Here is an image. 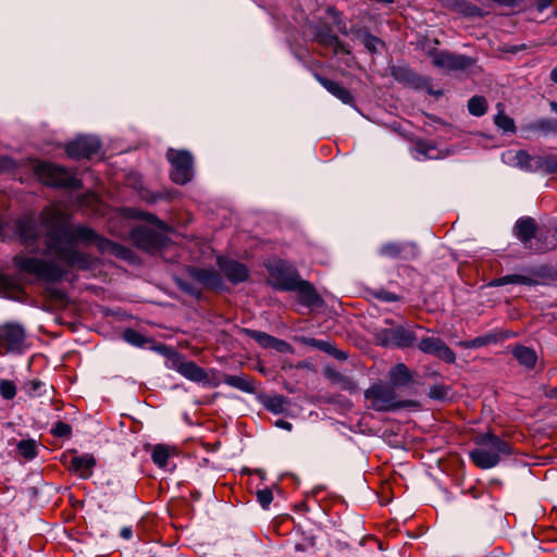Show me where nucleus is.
I'll return each instance as SVG.
<instances>
[{
    "mask_svg": "<svg viewBox=\"0 0 557 557\" xmlns=\"http://www.w3.org/2000/svg\"><path fill=\"white\" fill-rule=\"evenodd\" d=\"M495 125L503 129L504 132H510L513 133L516 129L515 121L510 116L506 115L504 111H499L495 119H494Z\"/></svg>",
    "mask_w": 557,
    "mask_h": 557,
    "instance_id": "nucleus-39",
    "label": "nucleus"
},
{
    "mask_svg": "<svg viewBox=\"0 0 557 557\" xmlns=\"http://www.w3.org/2000/svg\"><path fill=\"white\" fill-rule=\"evenodd\" d=\"M317 346L320 349L325 350V351H329V348L331 347V345L327 342H324V341H318L317 342Z\"/></svg>",
    "mask_w": 557,
    "mask_h": 557,
    "instance_id": "nucleus-52",
    "label": "nucleus"
},
{
    "mask_svg": "<svg viewBox=\"0 0 557 557\" xmlns=\"http://www.w3.org/2000/svg\"><path fill=\"white\" fill-rule=\"evenodd\" d=\"M127 213H128L127 215L131 218L141 219V220L148 221L150 223L159 222L158 218L154 214L148 213V212H143L137 209H129V210H127Z\"/></svg>",
    "mask_w": 557,
    "mask_h": 557,
    "instance_id": "nucleus-44",
    "label": "nucleus"
},
{
    "mask_svg": "<svg viewBox=\"0 0 557 557\" xmlns=\"http://www.w3.org/2000/svg\"><path fill=\"white\" fill-rule=\"evenodd\" d=\"M555 0H537L535 2V8L539 12H543L545 9H547Z\"/></svg>",
    "mask_w": 557,
    "mask_h": 557,
    "instance_id": "nucleus-48",
    "label": "nucleus"
},
{
    "mask_svg": "<svg viewBox=\"0 0 557 557\" xmlns=\"http://www.w3.org/2000/svg\"><path fill=\"white\" fill-rule=\"evenodd\" d=\"M17 450L25 459H33L37 455L36 442L34 440L21 441L17 444Z\"/></svg>",
    "mask_w": 557,
    "mask_h": 557,
    "instance_id": "nucleus-38",
    "label": "nucleus"
},
{
    "mask_svg": "<svg viewBox=\"0 0 557 557\" xmlns=\"http://www.w3.org/2000/svg\"><path fill=\"white\" fill-rule=\"evenodd\" d=\"M16 232L26 248L30 249L32 252H37L34 245L39 238V232L35 220L32 218L20 219L16 222Z\"/></svg>",
    "mask_w": 557,
    "mask_h": 557,
    "instance_id": "nucleus-17",
    "label": "nucleus"
},
{
    "mask_svg": "<svg viewBox=\"0 0 557 557\" xmlns=\"http://www.w3.org/2000/svg\"><path fill=\"white\" fill-rule=\"evenodd\" d=\"M314 78L334 97L341 100L343 103H352V96L350 91L337 82L331 81L318 73H314Z\"/></svg>",
    "mask_w": 557,
    "mask_h": 557,
    "instance_id": "nucleus-23",
    "label": "nucleus"
},
{
    "mask_svg": "<svg viewBox=\"0 0 557 557\" xmlns=\"http://www.w3.org/2000/svg\"><path fill=\"white\" fill-rule=\"evenodd\" d=\"M554 231H555V233L557 235V224L555 225Z\"/></svg>",
    "mask_w": 557,
    "mask_h": 557,
    "instance_id": "nucleus-56",
    "label": "nucleus"
},
{
    "mask_svg": "<svg viewBox=\"0 0 557 557\" xmlns=\"http://www.w3.org/2000/svg\"><path fill=\"white\" fill-rule=\"evenodd\" d=\"M269 284L278 290L292 292L300 280L297 270L283 260H273L267 264Z\"/></svg>",
    "mask_w": 557,
    "mask_h": 557,
    "instance_id": "nucleus-7",
    "label": "nucleus"
},
{
    "mask_svg": "<svg viewBox=\"0 0 557 557\" xmlns=\"http://www.w3.org/2000/svg\"><path fill=\"white\" fill-rule=\"evenodd\" d=\"M100 150V141L92 136H79L66 145V153L74 159L91 158Z\"/></svg>",
    "mask_w": 557,
    "mask_h": 557,
    "instance_id": "nucleus-11",
    "label": "nucleus"
},
{
    "mask_svg": "<svg viewBox=\"0 0 557 557\" xmlns=\"http://www.w3.org/2000/svg\"><path fill=\"white\" fill-rule=\"evenodd\" d=\"M418 348L423 354L433 355L447 363H454L456 360L454 350L440 337L424 336L418 343Z\"/></svg>",
    "mask_w": 557,
    "mask_h": 557,
    "instance_id": "nucleus-10",
    "label": "nucleus"
},
{
    "mask_svg": "<svg viewBox=\"0 0 557 557\" xmlns=\"http://www.w3.org/2000/svg\"><path fill=\"white\" fill-rule=\"evenodd\" d=\"M51 432L57 437H69L72 433V428L70 424L59 421L53 425Z\"/></svg>",
    "mask_w": 557,
    "mask_h": 557,
    "instance_id": "nucleus-42",
    "label": "nucleus"
},
{
    "mask_svg": "<svg viewBox=\"0 0 557 557\" xmlns=\"http://www.w3.org/2000/svg\"><path fill=\"white\" fill-rule=\"evenodd\" d=\"M123 338L125 342L139 347L147 343L145 336L133 329L125 330L123 333Z\"/></svg>",
    "mask_w": 557,
    "mask_h": 557,
    "instance_id": "nucleus-40",
    "label": "nucleus"
},
{
    "mask_svg": "<svg viewBox=\"0 0 557 557\" xmlns=\"http://www.w3.org/2000/svg\"><path fill=\"white\" fill-rule=\"evenodd\" d=\"M362 44L369 51L375 52L377 50V46L381 44V41L376 37L370 35V34H364V36L362 38Z\"/></svg>",
    "mask_w": 557,
    "mask_h": 557,
    "instance_id": "nucleus-45",
    "label": "nucleus"
},
{
    "mask_svg": "<svg viewBox=\"0 0 557 557\" xmlns=\"http://www.w3.org/2000/svg\"><path fill=\"white\" fill-rule=\"evenodd\" d=\"M218 265L226 278L233 284H239L248 278V269L238 261L219 257Z\"/></svg>",
    "mask_w": 557,
    "mask_h": 557,
    "instance_id": "nucleus-16",
    "label": "nucleus"
},
{
    "mask_svg": "<svg viewBox=\"0 0 557 557\" xmlns=\"http://www.w3.org/2000/svg\"><path fill=\"white\" fill-rule=\"evenodd\" d=\"M15 265L20 271L36 276L46 282H59L67 271L54 261L44 260L37 257L18 255L14 258Z\"/></svg>",
    "mask_w": 557,
    "mask_h": 557,
    "instance_id": "nucleus-3",
    "label": "nucleus"
},
{
    "mask_svg": "<svg viewBox=\"0 0 557 557\" xmlns=\"http://www.w3.org/2000/svg\"><path fill=\"white\" fill-rule=\"evenodd\" d=\"M417 342V336L413 331L405 329L404 326H396L385 331L384 345H394L399 348L412 347Z\"/></svg>",
    "mask_w": 557,
    "mask_h": 557,
    "instance_id": "nucleus-15",
    "label": "nucleus"
},
{
    "mask_svg": "<svg viewBox=\"0 0 557 557\" xmlns=\"http://www.w3.org/2000/svg\"><path fill=\"white\" fill-rule=\"evenodd\" d=\"M169 457L170 449L168 446L158 444L153 447L151 459L159 468H164L166 466Z\"/></svg>",
    "mask_w": 557,
    "mask_h": 557,
    "instance_id": "nucleus-36",
    "label": "nucleus"
},
{
    "mask_svg": "<svg viewBox=\"0 0 557 557\" xmlns=\"http://www.w3.org/2000/svg\"><path fill=\"white\" fill-rule=\"evenodd\" d=\"M468 110L474 116H482L487 110V101L482 96H473L468 101Z\"/></svg>",
    "mask_w": 557,
    "mask_h": 557,
    "instance_id": "nucleus-34",
    "label": "nucleus"
},
{
    "mask_svg": "<svg viewBox=\"0 0 557 557\" xmlns=\"http://www.w3.org/2000/svg\"><path fill=\"white\" fill-rule=\"evenodd\" d=\"M374 296L382 300V301H385V302H394V301H398L399 300V296L392 293V292H388V290H385V289H380L377 292H375Z\"/></svg>",
    "mask_w": 557,
    "mask_h": 557,
    "instance_id": "nucleus-46",
    "label": "nucleus"
},
{
    "mask_svg": "<svg viewBox=\"0 0 557 557\" xmlns=\"http://www.w3.org/2000/svg\"><path fill=\"white\" fill-rule=\"evenodd\" d=\"M132 238L136 246L147 251H154L164 245L165 237L160 233L141 227L133 232Z\"/></svg>",
    "mask_w": 557,
    "mask_h": 557,
    "instance_id": "nucleus-14",
    "label": "nucleus"
},
{
    "mask_svg": "<svg viewBox=\"0 0 557 557\" xmlns=\"http://www.w3.org/2000/svg\"><path fill=\"white\" fill-rule=\"evenodd\" d=\"M535 283H536V281L530 276L522 275V274H509V275H504L502 277L493 280L490 283V285L491 286H504L507 284H520V285L532 286Z\"/></svg>",
    "mask_w": 557,
    "mask_h": 557,
    "instance_id": "nucleus-30",
    "label": "nucleus"
},
{
    "mask_svg": "<svg viewBox=\"0 0 557 557\" xmlns=\"http://www.w3.org/2000/svg\"><path fill=\"white\" fill-rule=\"evenodd\" d=\"M550 79L557 84V66L552 70Z\"/></svg>",
    "mask_w": 557,
    "mask_h": 557,
    "instance_id": "nucleus-53",
    "label": "nucleus"
},
{
    "mask_svg": "<svg viewBox=\"0 0 557 557\" xmlns=\"http://www.w3.org/2000/svg\"><path fill=\"white\" fill-rule=\"evenodd\" d=\"M450 7L457 13L465 16H481V10L475 4L466 0H451Z\"/></svg>",
    "mask_w": 557,
    "mask_h": 557,
    "instance_id": "nucleus-31",
    "label": "nucleus"
},
{
    "mask_svg": "<svg viewBox=\"0 0 557 557\" xmlns=\"http://www.w3.org/2000/svg\"><path fill=\"white\" fill-rule=\"evenodd\" d=\"M314 39L324 47H332L335 53L344 50L338 37L327 26L320 27L314 35Z\"/></svg>",
    "mask_w": 557,
    "mask_h": 557,
    "instance_id": "nucleus-29",
    "label": "nucleus"
},
{
    "mask_svg": "<svg viewBox=\"0 0 557 557\" xmlns=\"http://www.w3.org/2000/svg\"><path fill=\"white\" fill-rule=\"evenodd\" d=\"M528 128L533 132H540L545 135L557 134V120L542 117L531 123Z\"/></svg>",
    "mask_w": 557,
    "mask_h": 557,
    "instance_id": "nucleus-32",
    "label": "nucleus"
},
{
    "mask_svg": "<svg viewBox=\"0 0 557 557\" xmlns=\"http://www.w3.org/2000/svg\"><path fill=\"white\" fill-rule=\"evenodd\" d=\"M413 255V247L400 243H387L380 248V255L392 259H406Z\"/></svg>",
    "mask_w": 557,
    "mask_h": 557,
    "instance_id": "nucleus-27",
    "label": "nucleus"
},
{
    "mask_svg": "<svg viewBox=\"0 0 557 557\" xmlns=\"http://www.w3.org/2000/svg\"><path fill=\"white\" fill-rule=\"evenodd\" d=\"M120 535L124 540H131L133 536L132 527H124L121 529Z\"/></svg>",
    "mask_w": 557,
    "mask_h": 557,
    "instance_id": "nucleus-50",
    "label": "nucleus"
},
{
    "mask_svg": "<svg viewBox=\"0 0 557 557\" xmlns=\"http://www.w3.org/2000/svg\"><path fill=\"white\" fill-rule=\"evenodd\" d=\"M508 337H509L508 333L494 332V333H488L485 335L476 336L470 341L459 342L458 345L466 349H475V348L484 347V346H487L491 344H496V343L502 342Z\"/></svg>",
    "mask_w": 557,
    "mask_h": 557,
    "instance_id": "nucleus-26",
    "label": "nucleus"
},
{
    "mask_svg": "<svg viewBox=\"0 0 557 557\" xmlns=\"http://www.w3.org/2000/svg\"><path fill=\"white\" fill-rule=\"evenodd\" d=\"M41 221L46 237L44 253L53 255L69 269L86 271L95 269L98 264L97 258L78 250L76 244L95 245L101 253H110L123 260L133 258L129 248L100 236L92 228L69 225L60 211H44Z\"/></svg>",
    "mask_w": 557,
    "mask_h": 557,
    "instance_id": "nucleus-1",
    "label": "nucleus"
},
{
    "mask_svg": "<svg viewBox=\"0 0 557 557\" xmlns=\"http://www.w3.org/2000/svg\"><path fill=\"white\" fill-rule=\"evenodd\" d=\"M257 499L263 509H267L273 500L272 491L269 488L259 490L257 492Z\"/></svg>",
    "mask_w": 557,
    "mask_h": 557,
    "instance_id": "nucleus-43",
    "label": "nucleus"
},
{
    "mask_svg": "<svg viewBox=\"0 0 557 557\" xmlns=\"http://www.w3.org/2000/svg\"><path fill=\"white\" fill-rule=\"evenodd\" d=\"M35 173L44 184L49 186L70 189H79L82 187V182L65 168L50 162H39L35 166Z\"/></svg>",
    "mask_w": 557,
    "mask_h": 557,
    "instance_id": "nucleus-6",
    "label": "nucleus"
},
{
    "mask_svg": "<svg viewBox=\"0 0 557 557\" xmlns=\"http://www.w3.org/2000/svg\"><path fill=\"white\" fill-rule=\"evenodd\" d=\"M166 158L172 165L171 178L174 183L184 185L193 178L194 158L189 151L170 148Z\"/></svg>",
    "mask_w": 557,
    "mask_h": 557,
    "instance_id": "nucleus-8",
    "label": "nucleus"
},
{
    "mask_svg": "<svg viewBox=\"0 0 557 557\" xmlns=\"http://www.w3.org/2000/svg\"><path fill=\"white\" fill-rule=\"evenodd\" d=\"M364 397L376 411H395L413 405L410 400H398L395 388L389 384L374 383L366 392Z\"/></svg>",
    "mask_w": 557,
    "mask_h": 557,
    "instance_id": "nucleus-5",
    "label": "nucleus"
},
{
    "mask_svg": "<svg viewBox=\"0 0 557 557\" xmlns=\"http://www.w3.org/2000/svg\"><path fill=\"white\" fill-rule=\"evenodd\" d=\"M393 76L396 81L407 84L413 88L422 89L429 86V79L419 76L406 66H398L393 70Z\"/></svg>",
    "mask_w": 557,
    "mask_h": 557,
    "instance_id": "nucleus-22",
    "label": "nucleus"
},
{
    "mask_svg": "<svg viewBox=\"0 0 557 557\" xmlns=\"http://www.w3.org/2000/svg\"><path fill=\"white\" fill-rule=\"evenodd\" d=\"M96 466V459L90 454H84L82 456H75L71 459L69 469L76 473L82 479H89L92 475L94 468Z\"/></svg>",
    "mask_w": 557,
    "mask_h": 557,
    "instance_id": "nucleus-21",
    "label": "nucleus"
},
{
    "mask_svg": "<svg viewBox=\"0 0 557 557\" xmlns=\"http://www.w3.org/2000/svg\"><path fill=\"white\" fill-rule=\"evenodd\" d=\"M436 96H441L442 95V91H437L435 92Z\"/></svg>",
    "mask_w": 557,
    "mask_h": 557,
    "instance_id": "nucleus-55",
    "label": "nucleus"
},
{
    "mask_svg": "<svg viewBox=\"0 0 557 557\" xmlns=\"http://www.w3.org/2000/svg\"><path fill=\"white\" fill-rule=\"evenodd\" d=\"M224 383L243 392L251 393L253 391V384L245 376L225 375Z\"/></svg>",
    "mask_w": 557,
    "mask_h": 557,
    "instance_id": "nucleus-33",
    "label": "nucleus"
},
{
    "mask_svg": "<svg viewBox=\"0 0 557 557\" xmlns=\"http://www.w3.org/2000/svg\"><path fill=\"white\" fill-rule=\"evenodd\" d=\"M388 377L389 385L393 386L394 388L408 386L413 381V375L411 371L403 362H399L395 364L393 368H391V370L388 371Z\"/></svg>",
    "mask_w": 557,
    "mask_h": 557,
    "instance_id": "nucleus-25",
    "label": "nucleus"
},
{
    "mask_svg": "<svg viewBox=\"0 0 557 557\" xmlns=\"http://www.w3.org/2000/svg\"><path fill=\"white\" fill-rule=\"evenodd\" d=\"M188 273L195 281L207 288L218 290L223 287L222 277L215 270L193 267L188 270Z\"/></svg>",
    "mask_w": 557,
    "mask_h": 557,
    "instance_id": "nucleus-18",
    "label": "nucleus"
},
{
    "mask_svg": "<svg viewBox=\"0 0 557 557\" xmlns=\"http://www.w3.org/2000/svg\"><path fill=\"white\" fill-rule=\"evenodd\" d=\"M177 284H178V286H180V288L182 290H184V292H186V293H188V294H190L193 296H198L199 295V290L193 284H190L188 282H185L183 280H180L177 282Z\"/></svg>",
    "mask_w": 557,
    "mask_h": 557,
    "instance_id": "nucleus-47",
    "label": "nucleus"
},
{
    "mask_svg": "<svg viewBox=\"0 0 557 557\" xmlns=\"http://www.w3.org/2000/svg\"><path fill=\"white\" fill-rule=\"evenodd\" d=\"M513 234L527 249L534 252H545L556 247L555 243H547L546 237L537 233L536 222L531 216L518 219L513 226Z\"/></svg>",
    "mask_w": 557,
    "mask_h": 557,
    "instance_id": "nucleus-4",
    "label": "nucleus"
},
{
    "mask_svg": "<svg viewBox=\"0 0 557 557\" xmlns=\"http://www.w3.org/2000/svg\"><path fill=\"white\" fill-rule=\"evenodd\" d=\"M175 369L189 381L196 383H208V374L194 361H180L177 362Z\"/></svg>",
    "mask_w": 557,
    "mask_h": 557,
    "instance_id": "nucleus-24",
    "label": "nucleus"
},
{
    "mask_svg": "<svg viewBox=\"0 0 557 557\" xmlns=\"http://www.w3.org/2000/svg\"><path fill=\"white\" fill-rule=\"evenodd\" d=\"M0 394L7 400L13 399L16 395L15 384L9 380H1L0 381Z\"/></svg>",
    "mask_w": 557,
    "mask_h": 557,
    "instance_id": "nucleus-41",
    "label": "nucleus"
},
{
    "mask_svg": "<svg viewBox=\"0 0 557 557\" xmlns=\"http://www.w3.org/2000/svg\"><path fill=\"white\" fill-rule=\"evenodd\" d=\"M275 425L280 429L292 431L293 424L286 420L280 419L275 422Z\"/></svg>",
    "mask_w": 557,
    "mask_h": 557,
    "instance_id": "nucleus-49",
    "label": "nucleus"
},
{
    "mask_svg": "<svg viewBox=\"0 0 557 557\" xmlns=\"http://www.w3.org/2000/svg\"><path fill=\"white\" fill-rule=\"evenodd\" d=\"M549 107H550V110L557 114V102L550 101Z\"/></svg>",
    "mask_w": 557,
    "mask_h": 557,
    "instance_id": "nucleus-54",
    "label": "nucleus"
},
{
    "mask_svg": "<svg viewBox=\"0 0 557 557\" xmlns=\"http://www.w3.org/2000/svg\"><path fill=\"white\" fill-rule=\"evenodd\" d=\"M512 355L517 361L528 370L535 368L537 355L534 349L523 345H517L512 349Z\"/></svg>",
    "mask_w": 557,
    "mask_h": 557,
    "instance_id": "nucleus-28",
    "label": "nucleus"
},
{
    "mask_svg": "<svg viewBox=\"0 0 557 557\" xmlns=\"http://www.w3.org/2000/svg\"><path fill=\"white\" fill-rule=\"evenodd\" d=\"M326 12L334 20L335 23H338L339 12L336 9L329 8Z\"/></svg>",
    "mask_w": 557,
    "mask_h": 557,
    "instance_id": "nucleus-51",
    "label": "nucleus"
},
{
    "mask_svg": "<svg viewBox=\"0 0 557 557\" xmlns=\"http://www.w3.org/2000/svg\"><path fill=\"white\" fill-rule=\"evenodd\" d=\"M286 406H287V399L282 395L269 397L264 403V407L269 411L276 413V414L284 412L286 409Z\"/></svg>",
    "mask_w": 557,
    "mask_h": 557,
    "instance_id": "nucleus-37",
    "label": "nucleus"
},
{
    "mask_svg": "<svg viewBox=\"0 0 557 557\" xmlns=\"http://www.w3.org/2000/svg\"><path fill=\"white\" fill-rule=\"evenodd\" d=\"M25 329L17 323L0 325V354H22L27 348Z\"/></svg>",
    "mask_w": 557,
    "mask_h": 557,
    "instance_id": "nucleus-9",
    "label": "nucleus"
},
{
    "mask_svg": "<svg viewBox=\"0 0 557 557\" xmlns=\"http://www.w3.org/2000/svg\"><path fill=\"white\" fill-rule=\"evenodd\" d=\"M293 292L299 296V301L307 307H320L323 304L322 298L311 283L299 280Z\"/></svg>",
    "mask_w": 557,
    "mask_h": 557,
    "instance_id": "nucleus-19",
    "label": "nucleus"
},
{
    "mask_svg": "<svg viewBox=\"0 0 557 557\" xmlns=\"http://www.w3.org/2000/svg\"><path fill=\"white\" fill-rule=\"evenodd\" d=\"M243 332L250 338L255 339L263 348H273L277 351H286L289 345L265 332L244 329Z\"/></svg>",
    "mask_w": 557,
    "mask_h": 557,
    "instance_id": "nucleus-20",
    "label": "nucleus"
},
{
    "mask_svg": "<svg viewBox=\"0 0 557 557\" xmlns=\"http://www.w3.org/2000/svg\"><path fill=\"white\" fill-rule=\"evenodd\" d=\"M539 172L545 174H556L557 173V156L548 154V156H540L539 154Z\"/></svg>",
    "mask_w": 557,
    "mask_h": 557,
    "instance_id": "nucleus-35",
    "label": "nucleus"
},
{
    "mask_svg": "<svg viewBox=\"0 0 557 557\" xmlns=\"http://www.w3.org/2000/svg\"><path fill=\"white\" fill-rule=\"evenodd\" d=\"M476 447L469 453L471 461L480 469L496 467L503 456H509L512 450L510 444L492 433L475 437Z\"/></svg>",
    "mask_w": 557,
    "mask_h": 557,
    "instance_id": "nucleus-2",
    "label": "nucleus"
},
{
    "mask_svg": "<svg viewBox=\"0 0 557 557\" xmlns=\"http://www.w3.org/2000/svg\"><path fill=\"white\" fill-rule=\"evenodd\" d=\"M502 159L505 163L524 172H539V154L531 156L524 150H509L502 154Z\"/></svg>",
    "mask_w": 557,
    "mask_h": 557,
    "instance_id": "nucleus-13",
    "label": "nucleus"
},
{
    "mask_svg": "<svg viewBox=\"0 0 557 557\" xmlns=\"http://www.w3.org/2000/svg\"><path fill=\"white\" fill-rule=\"evenodd\" d=\"M432 63L437 67L455 71L466 70L473 65L474 61L467 55L440 51L432 54Z\"/></svg>",
    "mask_w": 557,
    "mask_h": 557,
    "instance_id": "nucleus-12",
    "label": "nucleus"
}]
</instances>
